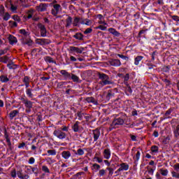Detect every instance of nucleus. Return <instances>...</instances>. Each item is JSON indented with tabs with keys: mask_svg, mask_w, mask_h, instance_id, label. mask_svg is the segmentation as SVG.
I'll return each mask as SVG.
<instances>
[{
	"mask_svg": "<svg viewBox=\"0 0 179 179\" xmlns=\"http://www.w3.org/2000/svg\"><path fill=\"white\" fill-rule=\"evenodd\" d=\"M59 10H61V5L55 4L53 6V9H52V15H53V16H57L58 13H59Z\"/></svg>",
	"mask_w": 179,
	"mask_h": 179,
	"instance_id": "6e6552de",
	"label": "nucleus"
},
{
	"mask_svg": "<svg viewBox=\"0 0 179 179\" xmlns=\"http://www.w3.org/2000/svg\"><path fill=\"white\" fill-rule=\"evenodd\" d=\"M93 138H94V142H96V141L100 138V130L99 129H94L92 131Z\"/></svg>",
	"mask_w": 179,
	"mask_h": 179,
	"instance_id": "9b49d317",
	"label": "nucleus"
},
{
	"mask_svg": "<svg viewBox=\"0 0 179 179\" xmlns=\"http://www.w3.org/2000/svg\"><path fill=\"white\" fill-rule=\"evenodd\" d=\"M36 162V159L34 157H30L29 160V164H34V162Z\"/></svg>",
	"mask_w": 179,
	"mask_h": 179,
	"instance_id": "052dcab7",
	"label": "nucleus"
},
{
	"mask_svg": "<svg viewBox=\"0 0 179 179\" xmlns=\"http://www.w3.org/2000/svg\"><path fill=\"white\" fill-rule=\"evenodd\" d=\"M74 37L77 40H82V38H83V35H82V34L77 33L76 35H74Z\"/></svg>",
	"mask_w": 179,
	"mask_h": 179,
	"instance_id": "09e8293b",
	"label": "nucleus"
},
{
	"mask_svg": "<svg viewBox=\"0 0 179 179\" xmlns=\"http://www.w3.org/2000/svg\"><path fill=\"white\" fill-rule=\"evenodd\" d=\"M173 168L174 169L175 171L179 172V163H177L175 165H173Z\"/></svg>",
	"mask_w": 179,
	"mask_h": 179,
	"instance_id": "13d9d810",
	"label": "nucleus"
},
{
	"mask_svg": "<svg viewBox=\"0 0 179 179\" xmlns=\"http://www.w3.org/2000/svg\"><path fill=\"white\" fill-rule=\"evenodd\" d=\"M174 136L178 138L179 136V124L176 126V128L173 131Z\"/></svg>",
	"mask_w": 179,
	"mask_h": 179,
	"instance_id": "f704fd0d",
	"label": "nucleus"
},
{
	"mask_svg": "<svg viewBox=\"0 0 179 179\" xmlns=\"http://www.w3.org/2000/svg\"><path fill=\"white\" fill-rule=\"evenodd\" d=\"M100 169H101V166L99 164H93L91 166V170L95 172L99 171Z\"/></svg>",
	"mask_w": 179,
	"mask_h": 179,
	"instance_id": "6ab92c4d",
	"label": "nucleus"
},
{
	"mask_svg": "<svg viewBox=\"0 0 179 179\" xmlns=\"http://www.w3.org/2000/svg\"><path fill=\"white\" fill-rule=\"evenodd\" d=\"M47 8H48V5L46 3H41L39 6H36V10H38V12H45Z\"/></svg>",
	"mask_w": 179,
	"mask_h": 179,
	"instance_id": "9d476101",
	"label": "nucleus"
},
{
	"mask_svg": "<svg viewBox=\"0 0 179 179\" xmlns=\"http://www.w3.org/2000/svg\"><path fill=\"white\" fill-rule=\"evenodd\" d=\"M171 174L173 178L179 179V173L176 171H171Z\"/></svg>",
	"mask_w": 179,
	"mask_h": 179,
	"instance_id": "e433bc0d",
	"label": "nucleus"
},
{
	"mask_svg": "<svg viewBox=\"0 0 179 179\" xmlns=\"http://www.w3.org/2000/svg\"><path fill=\"white\" fill-rule=\"evenodd\" d=\"M159 171L162 176H164V177H167V176H169V170L167 169H159Z\"/></svg>",
	"mask_w": 179,
	"mask_h": 179,
	"instance_id": "2f4dec72",
	"label": "nucleus"
},
{
	"mask_svg": "<svg viewBox=\"0 0 179 179\" xmlns=\"http://www.w3.org/2000/svg\"><path fill=\"white\" fill-rule=\"evenodd\" d=\"M23 83H24V84H26V83H30V79L29 78V77L25 76V77L24 78V79H23Z\"/></svg>",
	"mask_w": 179,
	"mask_h": 179,
	"instance_id": "4d7b16f0",
	"label": "nucleus"
},
{
	"mask_svg": "<svg viewBox=\"0 0 179 179\" xmlns=\"http://www.w3.org/2000/svg\"><path fill=\"white\" fill-rule=\"evenodd\" d=\"M31 92H33V90H31V89L27 88L26 90V94L28 96V97H30V98L33 97V93Z\"/></svg>",
	"mask_w": 179,
	"mask_h": 179,
	"instance_id": "c9c22d12",
	"label": "nucleus"
},
{
	"mask_svg": "<svg viewBox=\"0 0 179 179\" xmlns=\"http://www.w3.org/2000/svg\"><path fill=\"white\" fill-rule=\"evenodd\" d=\"M99 78L100 79L99 84L101 85V86H106L107 85H113V81L110 80V77L107 76L106 73H99Z\"/></svg>",
	"mask_w": 179,
	"mask_h": 179,
	"instance_id": "f257e3e1",
	"label": "nucleus"
},
{
	"mask_svg": "<svg viewBox=\"0 0 179 179\" xmlns=\"http://www.w3.org/2000/svg\"><path fill=\"white\" fill-rule=\"evenodd\" d=\"M92 31H93V29L92 28H87L85 31H84V34H89L90 33H91Z\"/></svg>",
	"mask_w": 179,
	"mask_h": 179,
	"instance_id": "bf43d9fd",
	"label": "nucleus"
},
{
	"mask_svg": "<svg viewBox=\"0 0 179 179\" xmlns=\"http://www.w3.org/2000/svg\"><path fill=\"white\" fill-rule=\"evenodd\" d=\"M1 17H3V20L8 21L10 19V14H9V13H6Z\"/></svg>",
	"mask_w": 179,
	"mask_h": 179,
	"instance_id": "4c0bfd02",
	"label": "nucleus"
},
{
	"mask_svg": "<svg viewBox=\"0 0 179 179\" xmlns=\"http://www.w3.org/2000/svg\"><path fill=\"white\" fill-rule=\"evenodd\" d=\"M20 2V6L22 8H29L30 6L29 4H27L28 0H19Z\"/></svg>",
	"mask_w": 179,
	"mask_h": 179,
	"instance_id": "5701e85b",
	"label": "nucleus"
},
{
	"mask_svg": "<svg viewBox=\"0 0 179 179\" xmlns=\"http://www.w3.org/2000/svg\"><path fill=\"white\" fill-rule=\"evenodd\" d=\"M92 23V20L89 19L81 18V24H85L86 26H91Z\"/></svg>",
	"mask_w": 179,
	"mask_h": 179,
	"instance_id": "aec40b11",
	"label": "nucleus"
},
{
	"mask_svg": "<svg viewBox=\"0 0 179 179\" xmlns=\"http://www.w3.org/2000/svg\"><path fill=\"white\" fill-rule=\"evenodd\" d=\"M79 22H80V23H82V18H80V17H76L74 19L73 26H78Z\"/></svg>",
	"mask_w": 179,
	"mask_h": 179,
	"instance_id": "72a5a7b5",
	"label": "nucleus"
},
{
	"mask_svg": "<svg viewBox=\"0 0 179 179\" xmlns=\"http://www.w3.org/2000/svg\"><path fill=\"white\" fill-rule=\"evenodd\" d=\"M33 173L37 176V174H38V169L31 167V174H33Z\"/></svg>",
	"mask_w": 179,
	"mask_h": 179,
	"instance_id": "864d4df0",
	"label": "nucleus"
},
{
	"mask_svg": "<svg viewBox=\"0 0 179 179\" xmlns=\"http://www.w3.org/2000/svg\"><path fill=\"white\" fill-rule=\"evenodd\" d=\"M8 52V49L1 50L0 55H3Z\"/></svg>",
	"mask_w": 179,
	"mask_h": 179,
	"instance_id": "e2e57ef3",
	"label": "nucleus"
},
{
	"mask_svg": "<svg viewBox=\"0 0 179 179\" xmlns=\"http://www.w3.org/2000/svg\"><path fill=\"white\" fill-rule=\"evenodd\" d=\"M98 29H100V30L104 31V30H107V27H104L103 25H100V26L98 27Z\"/></svg>",
	"mask_w": 179,
	"mask_h": 179,
	"instance_id": "338daca9",
	"label": "nucleus"
},
{
	"mask_svg": "<svg viewBox=\"0 0 179 179\" xmlns=\"http://www.w3.org/2000/svg\"><path fill=\"white\" fill-rule=\"evenodd\" d=\"M80 122L78 121L76 122V123L72 127V129L74 131V132H78L79 131V124Z\"/></svg>",
	"mask_w": 179,
	"mask_h": 179,
	"instance_id": "4be33fe9",
	"label": "nucleus"
},
{
	"mask_svg": "<svg viewBox=\"0 0 179 179\" xmlns=\"http://www.w3.org/2000/svg\"><path fill=\"white\" fill-rule=\"evenodd\" d=\"M173 20H175L176 22H179V16L178 15H173L172 16Z\"/></svg>",
	"mask_w": 179,
	"mask_h": 179,
	"instance_id": "0e129e2a",
	"label": "nucleus"
},
{
	"mask_svg": "<svg viewBox=\"0 0 179 179\" xmlns=\"http://www.w3.org/2000/svg\"><path fill=\"white\" fill-rule=\"evenodd\" d=\"M0 80L2 83H6V82H9V78L6 76H1Z\"/></svg>",
	"mask_w": 179,
	"mask_h": 179,
	"instance_id": "7c9ffc66",
	"label": "nucleus"
},
{
	"mask_svg": "<svg viewBox=\"0 0 179 179\" xmlns=\"http://www.w3.org/2000/svg\"><path fill=\"white\" fill-rule=\"evenodd\" d=\"M19 114L18 110H13L10 113V120H13L15 118V115H17Z\"/></svg>",
	"mask_w": 179,
	"mask_h": 179,
	"instance_id": "c85d7f7f",
	"label": "nucleus"
},
{
	"mask_svg": "<svg viewBox=\"0 0 179 179\" xmlns=\"http://www.w3.org/2000/svg\"><path fill=\"white\" fill-rule=\"evenodd\" d=\"M151 152L152 153H157L159 152V147L153 145L151 147Z\"/></svg>",
	"mask_w": 179,
	"mask_h": 179,
	"instance_id": "a19ab883",
	"label": "nucleus"
},
{
	"mask_svg": "<svg viewBox=\"0 0 179 179\" xmlns=\"http://www.w3.org/2000/svg\"><path fill=\"white\" fill-rule=\"evenodd\" d=\"M25 173H27L28 174H31V166L27 168Z\"/></svg>",
	"mask_w": 179,
	"mask_h": 179,
	"instance_id": "69168bd1",
	"label": "nucleus"
},
{
	"mask_svg": "<svg viewBox=\"0 0 179 179\" xmlns=\"http://www.w3.org/2000/svg\"><path fill=\"white\" fill-rule=\"evenodd\" d=\"M17 176L20 179H29L30 176L27 173H24L22 170L17 171Z\"/></svg>",
	"mask_w": 179,
	"mask_h": 179,
	"instance_id": "1a4fd4ad",
	"label": "nucleus"
},
{
	"mask_svg": "<svg viewBox=\"0 0 179 179\" xmlns=\"http://www.w3.org/2000/svg\"><path fill=\"white\" fill-rule=\"evenodd\" d=\"M124 119L119 117L113 120V122L110 124V129H114V128H118L120 125H124Z\"/></svg>",
	"mask_w": 179,
	"mask_h": 179,
	"instance_id": "f03ea898",
	"label": "nucleus"
},
{
	"mask_svg": "<svg viewBox=\"0 0 179 179\" xmlns=\"http://www.w3.org/2000/svg\"><path fill=\"white\" fill-rule=\"evenodd\" d=\"M133 159L136 162L139 161V159H141V152L139 150H136V156H134Z\"/></svg>",
	"mask_w": 179,
	"mask_h": 179,
	"instance_id": "cd10ccee",
	"label": "nucleus"
},
{
	"mask_svg": "<svg viewBox=\"0 0 179 179\" xmlns=\"http://www.w3.org/2000/svg\"><path fill=\"white\" fill-rule=\"evenodd\" d=\"M9 25L10 27H17V22L15 21H9Z\"/></svg>",
	"mask_w": 179,
	"mask_h": 179,
	"instance_id": "49530a36",
	"label": "nucleus"
},
{
	"mask_svg": "<svg viewBox=\"0 0 179 179\" xmlns=\"http://www.w3.org/2000/svg\"><path fill=\"white\" fill-rule=\"evenodd\" d=\"M71 156H72V155L71 154L70 151H63L62 152V157L65 160H68L71 157Z\"/></svg>",
	"mask_w": 179,
	"mask_h": 179,
	"instance_id": "dca6fc26",
	"label": "nucleus"
},
{
	"mask_svg": "<svg viewBox=\"0 0 179 179\" xmlns=\"http://www.w3.org/2000/svg\"><path fill=\"white\" fill-rule=\"evenodd\" d=\"M38 27L41 31V37H46L47 36V29H45V26L43 24H38Z\"/></svg>",
	"mask_w": 179,
	"mask_h": 179,
	"instance_id": "0eeeda50",
	"label": "nucleus"
},
{
	"mask_svg": "<svg viewBox=\"0 0 179 179\" xmlns=\"http://www.w3.org/2000/svg\"><path fill=\"white\" fill-rule=\"evenodd\" d=\"M60 73L62 75L63 78H64L65 80H67V79H71V73L66 70L60 71Z\"/></svg>",
	"mask_w": 179,
	"mask_h": 179,
	"instance_id": "f8f14e48",
	"label": "nucleus"
},
{
	"mask_svg": "<svg viewBox=\"0 0 179 179\" xmlns=\"http://www.w3.org/2000/svg\"><path fill=\"white\" fill-rule=\"evenodd\" d=\"M42 170L43 171H44V173H50V169H48V167H47V166H43Z\"/></svg>",
	"mask_w": 179,
	"mask_h": 179,
	"instance_id": "603ef678",
	"label": "nucleus"
},
{
	"mask_svg": "<svg viewBox=\"0 0 179 179\" xmlns=\"http://www.w3.org/2000/svg\"><path fill=\"white\" fill-rule=\"evenodd\" d=\"M19 32L20 33V34H22L24 37H29L30 34L28 31H26V29H20Z\"/></svg>",
	"mask_w": 179,
	"mask_h": 179,
	"instance_id": "c756f323",
	"label": "nucleus"
},
{
	"mask_svg": "<svg viewBox=\"0 0 179 179\" xmlns=\"http://www.w3.org/2000/svg\"><path fill=\"white\" fill-rule=\"evenodd\" d=\"M94 160H96L98 163H103V158H100L99 157H94Z\"/></svg>",
	"mask_w": 179,
	"mask_h": 179,
	"instance_id": "6e6d98bb",
	"label": "nucleus"
},
{
	"mask_svg": "<svg viewBox=\"0 0 179 179\" xmlns=\"http://www.w3.org/2000/svg\"><path fill=\"white\" fill-rule=\"evenodd\" d=\"M86 101H87V103H92L93 104L97 105V101H96L93 97L87 98Z\"/></svg>",
	"mask_w": 179,
	"mask_h": 179,
	"instance_id": "a878e982",
	"label": "nucleus"
},
{
	"mask_svg": "<svg viewBox=\"0 0 179 179\" xmlns=\"http://www.w3.org/2000/svg\"><path fill=\"white\" fill-rule=\"evenodd\" d=\"M53 135H55V136H56L59 139H65V138H66V134L64 133V131L59 129L55 130L53 132Z\"/></svg>",
	"mask_w": 179,
	"mask_h": 179,
	"instance_id": "39448f33",
	"label": "nucleus"
},
{
	"mask_svg": "<svg viewBox=\"0 0 179 179\" xmlns=\"http://www.w3.org/2000/svg\"><path fill=\"white\" fill-rule=\"evenodd\" d=\"M10 176L13 177V178H16V176H17V172H16V169H13L10 172Z\"/></svg>",
	"mask_w": 179,
	"mask_h": 179,
	"instance_id": "c03bdc74",
	"label": "nucleus"
},
{
	"mask_svg": "<svg viewBox=\"0 0 179 179\" xmlns=\"http://www.w3.org/2000/svg\"><path fill=\"white\" fill-rule=\"evenodd\" d=\"M117 57H119L120 58H122V59H124L125 61H128V57L124 56V55H117Z\"/></svg>",
	"mask_w": 179,
	"mask_h": 179,
	"instance_id": "5fc2aeb1",
	"label": "nucleus"
},
{
	"mask_svg": "<svg viewBox=\"0 0 179 179\" xmlns=\"http://www.w3.org/2000/svg\"><path fill=\"white\" fill-rule=\"evenodd\" d=\"M104 159H106V160H108L111 157V151L108 149H105L103 152Z\"/></svg>",
	"mask_w": 179,
	"mask_h": 179,
	"instance_id": "ddd939ff",
	"label": "nucleus"
},
{
	"mask_svg": "<svg viewBox=\"0 0 179 179\" xmlns=\"http://www.w3.org/2000/svg\"><path fill=\"white\" fill-rule=\"evenodd\" d=\"M66 27H69V26L72 24V17H68L67 19L66 20Z\"/></svg>",
	"mask_w": 179,
	"mask_h": 179,
	"instance_id": "ea45409f",
	"label": "nucleus"
},
{
	"mask_svg": "<svg viewBox=\"0 0 179 179\" xmlns=\"http://www.w3.org/2000/svg\"><path fill=\"white\" fill-rule=\"evenodd\" d=\"M77 155H78V156H83V155H85V151L83 150V149L79 148L77 150Z\"/></svg>",
	"mask_w": 179,
	"mask_h": 179,
	"instance_id": "8fccbe9b",
	"label": "nucleus"
},
{
	"mask_svg": "<svg viewBox=\"0 0 179 179\" xmlns=\"http://www.w3.org/2000/svg\"><path fill=\"white\" fill-rule=\"evenodd\" d=\"M77 117H78V120H79L80 121H82V120H83V118H85V113H82V112H78L77 113Z\"/></svg>",
	"mask_w": 179,
	"mask_h": 179,
	"instance_id": "473e14b6",
	"label": "nucleus"
},
{
	"mask_svg": "<svg viewBox=\"0 0 179 179\" xmlns=\"http://www.w3.org/2000/svg\"><path fill=\"white\" fill-rule=\"evenodd\" d=\"M109 62L112 66H121V61L120 59H113Z\"/></svg>",
	"mask_w": 179,
	"mask_h": 179,
	"instance_id": "2eb2a0df",
	"label": "nucleus"
},
{
	"mask_svg": "<svg viewBox=\"0 0 179 179\" xmlns=\"http://www.w3.org/2000/svg\"><path fill=\"white\" fill-rule=\"evenodd\" d=\"M33 15H34V10H29L28 12V19H31V17H33Z\"/></svg>",
	"mask_w": 179,
	"mask_h": 179,
	"instance_id": "de8ad7c7",
	"label": "nucleus"
},
{
	"mask_svg": "<svg viewBox=\"0 0 179 179\" xmlns=\"http://www.w3.org/2000/svg\"><path fill=\"white\" fill-rule=\"evenodd\" d=\"M22 103L25 104V107H27V113H30L31 110L33 108V102L29 101L24 98L21 99Z\"/></svg>",
	"mask_w": 179,
	"mask_h": 179,
	"instance_id": "20e7f679",
	"label": "nucleus"
},
{
	"mask_svg": "<svg viewBox=\"0 0 179 179\" xmlns=\"http://www.w3.org/2000/svg\"><path fill=\"white\" fill-rule=\"evenodd\" d=\"M106 174H107V171H106V169H99V173H98V176L99 177H104V176H106Z\"/></svg>",
	"mask_w": 179,
	"mask_h": 179,
	"instance_id": "393cba45",
	"label": "nucleus"
},
{
	"mask_svg": "<svg viewBox=\"0 0 179 179\" xmlns=\"http://www.w3.org/2000/svg\"><path fill=\"white\" fill-rule=\"evenodd\" d=\"M10 10L13 12V13H17V6H15V4L10 3Z\"/></svg>",
	"mask_w": 179,
	"mask_h": 179,
	"instance_id": "412c9836",
	"label": "nucleus"
},
{
	"mask_svg": "<svg viewBox=\"0 0 179 179\" xmlns=\"http://www.w3.org/2000/svg\"><path fill=\"white\" fill-rule=\"evenodd\" d=\"M118 167L120 168L116 171H115V174H116V176L121 175V171H128V170H129V165L126 163L120 164L118 165Z\"/></svg>",
	"mask_w": 179,
	"mask_h": 179,
	"instance_id": "7ed1b4c3",
	"label": "nucleus"
},
{
	"mask_svg": "<svg viewBox=\"0 0 179 179\" xmlns=\"http://www.w3.org/2000/svg\"><path fill=\"white\" fill-rule=\"evenodd\" d=\"M51 41L45 38H38L36 39V43L39 44L40 45H47V44H50Z\"/></svg>",
	"mask_w": 179,
	"mask_h": 179,
	"instance_id": "423d86ee",
	"label": "nucleus"
},
{
	"mask_svg": "<svg viewBox=\"0 0 179 179\" xmlns=\"http://www.w3.org/2000/svg\"><path fill=\"white\" fill-rule=\"evenodd\" d=\"M148 174H150V176H153V174H155V169H148Z\"/></svg>",
	"mask_w": 179,
	"mask_h": 179,
	"instance_id": "680f3d73",
	"label": "nucleus"
},
{
	"mask_svg": "<svg viewBox=\"0 0 179 179\" xmlns=\"http://www.w3.org/2000/svg\"><path fill=\"white\" fill-rule=\"evenodd\" d=\"M106 170L108 171V176L111 177L114 174V169L111 167H107Z\"/></svg>",
	"mask_w": 179,
	"mask_h": 179,
	"instance_id": "79ce46f5",
	"label": "nucleus"
},
{
	"mask_svg": "<svg viewBox=\"0 0 179 179\" xmlns=\"http://www.w3.org/2000/svg\"><path fill=\"white\" fill-rule=\"evenodd\" d=\"M13 20H15V22H16L17 23H19V22H20V17L18 15H13Z\"/></svg>",
	"mask_w": 179,
	"mask_h": 179,
	"instance_id": "3c124183",
	"label": "nucleus"
},
{
	"mask_svg": "<svg viewBox=\"0 0 179 179\" xmlns=\"http://www.w3.org/2000/svg\"><path fill=\"white\" fill-rule=\"evenodd\" d=\"M71 78L73 82H79V77L75 74H71Z\"/></svg>",
	"mask_w": 179,
	"mask_h": 179,
	"instance_id": "58836bf2",
	"label": "nucleus"
},
{
	"mask_svg": "<svg viewBox=\"0 0 179 179\" xmlns=\"http://www.w3.org/2000/svg\"><path fill=\"white\" fill-rule=\"evenodd\" d=\"M8 38L10 44H11L12 45L17 43V38H16V37H15L13 35H9Z\"/></svg>",
	"mask_w": 179,
	"mask_h": 179,
	"instance_id": "f3484780",
	"label": "nucleus"
},
{
	"mask_svg": "<svg viewBox=\"0 0 179 179\" xmlns=\"http://www.w3.org/2000/svg\"><path fill=\"white\" fill-rule=\"evenodd\" d=\"M70 51H72V52H77V54H82L83 52V48H79L74 46L70 47Z\"/></svg>",
	"mask_w": 179,
	"mask_h": 179,
	"instance_id": "4468645a",
	"label": "nucleus"
},
{
	"mask_svg": "<svg viewBox=\"0 0 179 179\" xmlns=\"http://www.w3.org/2000/svg\"><path fill=\"white\" fill-rule=\"evenodd\" d=\"M22 44H24V45H29V47L33 45V41H31V39H29V38L27 39H22Z\"/></svg>",
	"mask_w": 179,
	"mask_h": 179,
	"instance_id": "a211bd4d",
	"label": "nucleus"
},
{
	"mask_svg": "<svg viewBox=\"0 0 179 179\" xmlns=\"http://www.w3.org/2000/svg\"><path fill=\"white\" fill-rule=\"evenodd\" d=\"M49 156H55L57 151L55 150H49L47 151Z\"/></svg>",
	"mask_w": 179,
	"mask_h": 179,
	"instance_id": "37998d69",
	"label": "nucleus"
},
{
	"mask_svg": "<svg viewBox=\"0 0 179 179\" xmlns=\"http://www.w3.org/2000/svg\"><path fill=\"white\" fill-rule=\"evenodd\" d=\"M8 68L9 69H15V68H16V66L14 64H8Z\"/></svg>",
	"mask_w": 179,
	"mask_h": 179,
	"instance_id": "774afa93",
	"label": "nucleus"
},
{
	"mask_svg": "<svg viewBox=\"0 0 179 179\" xmlns=\"http://www.w3.org/2000/svg\"><path fill=\"white\" fill-rule=\"evenodd\" d=\"M142 59H143V56H137L134 59V65H139V62H141V61H142Z\"/></svg>",
	"mask_w": 179,
	"mask_h": 179,
	"instance_id": "b1692460",
	"label": "nucleus"
},
{
	"mask_svg": "<svg viewBox=\"0 0 179 179\" xmlns=\"http://www.w3.org/2000/svg\"><path fill=\"white\" fill-rule=\"evenodd\" d=\"M108 30L111 34H113V36H120V33L113 28H109Z\"/></svg>",
	"mask_w": 179,
	"mask_h": 179,
	"instance_id": "bb28decb",
	"label": "nucleus"
},
{
	"mask_svg": "<svg viewBox=\"0 0 179 179\" xmlns=\"http://www.w3.org/2000/svg\"><path fill=\"white\" fill-rule=\"evenodd\" d=\"M5 7H3V6H0V16H3L5 14Z\"/></svg>",
	"mask_w": 179,
	"mask_h": 179,
	"instance_id": "a18cd8bd",
	"label": "nucleus"
}]
</instances>
